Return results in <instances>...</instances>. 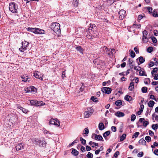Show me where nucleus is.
Segmentation results:
<instances>
[{
    "mask_svg": "<svg viewBox=\"0 0 158 158\" xmlns=\"http://www.w3.org/2000/svg\"><path fill=\"white\" fill-rule=\"evenodd\" d=\"M86 31L88 32L86 37L88 39H91L98 37V28L95 24H90L88 30L87 29Z\"/></svg>",
    "mask_w": 158,
    "mask_h": 158,
    "instance_id": "obj_1",
    "label": "nucleus"
},
{
    "mask_svg": "<svg viewBox=\"0 0 158 158\" xmlns=\"http://www.w3.org/2000/svg\"><path fill=\"white\" fill-rule=\"evenodd\" d=\"M60 27V25L59 23L55 22L52 23L50 26V28L56 34H58L60 33L61 31Z\"/></svg>",
    "mask_w": 158,
    "mask_h": 158,
    "instance_id": "obj_2",
    "label": "nucleus"
},
{
    "mask_svg": "<svg viewBox=\"0 0 158 158\" xmlns=\"http://www.w3.org/2000/svg\"><path fill=\"white\" fill-rule=\"evenodd\" d=\"M18 6L17 4L14 2H11L9 4L10 10L13 13H17Z\"/></svg>",
    "mask_w": 158,
    "mask_h": 158,
    "instance_id": "obj_3",
    "label": "nucleus"
},
{
    "mask_svg": "<svg viewBox=\"0 0 158 158\" xmlns=\"http://www.w3.org/2000/svg\"><path fill=\"white\" fill-rule=\"evenodd\" d=\"M31 31L35 34H43L44 33L45 31L42 29L37 28H32Z\"/></svg>",
    "mask_w": 158,
    "mask_h": 158,
    "instance_id": "obj_4",
    "label": "nucleus"
},
{
    "mask_svg": "<svg viewBox=\"0 0 158 158\" xmlns=\"http://www.w3.org/2000/svg\"><path fill=\"white\" fill-rule=\"evenodd\" d=\"M148 34V32L146 30H144L143 31V37L142 38V41L143 43H147L148 41H146L145 40H148L149 38L147 37V35Z\"/></svg>",
    "mask_w": 158,
    "mask_h": 158,
    "instance_id": "obj_5",
    "label": "nucleus"
},
{
    "mask_svg": "<svg viewBox=\"0 0 158 158\" xmlns=\"http://www.w3.org/2000/svg\"><path fill=\"white\" fill-rule=\"evenodd\" d=\"M50 124L54 125H55L59 126L60 125V122L57 119H55L52 118L49 122Z\"/></svg>",
    "mask_w": 158,
    "mask_h": 158,
    "instance_id": "obj_6",
    "label": "nucleus"
},
{
    "mask_svg": "<svg viewBox=\"0 0 158 158\" xmlns=\"http://www.w3.org/2000/svg\"><path fill=\"white\" fill-rule=\"evenodd\" d=\"M126 11L123 10H121L118 12L119 19L120 20L123 19L125 17Z\"/></svg>",
    "mask_w": 158,
    "mask_h": 158,
    "instance_id": "obj_7",
    "label": "nucleus"
},
{
    "mask_svg": "<svg viewBox=\"0 0 158 158\" xmlns=\"http://www.w3.org/2000/svg\"><path fill=\"white\" fill-rule=\"evenodd\" d=\"M102 91L103 93L109 94L111 93L112 89L109 87H103L102 88Z\"/></svg>",
    "mask_w": 158,
    "mask_h": 158,
    "instance_id": "obj_8",
    "label": "nucleus"
},
{
    "mask_svg": "<svg viewBox=\"0 0 158 158\" xmlns=\"http://www.w3.org/2000/svg\"><path fill=\"white\" fill-rule=\"evenodd\" d=\"M36 141V143L38 144L40 146L42 147H45L46 145V142L44 140H43L42 141L37 139Z\"/></svg>",
    "mask_w": 158,
    "mask_h": 158,
    "instance_id": "obj_9",
    "label": "nucleus"
},
{
    "mask_svg": "<svg viewBox=\"0 0 158 158\" xmlns=\"http://www.w3.org/2000/svg\"><path fill=\"white\" fill-rule=\"evenodd\" d=\"M93 135H94V139L95 140L103 141V138L100 135L94 134Z\"/></svg>",
    "mask_w": 158,
    "mask_h": 158,
    "instance_id": "obj_10",
    "label": "nucleus"
},
{
    "mask_svg": "<svg viewBox=\"0 0 158 158\" xmlns=\"http://www.w3.org/2000/svg\"><path fill=\"white\" fill-rule=\"evenodd\" d=\"M24 144L22 143L18 144L15 146L17 151H19L24 148Z\"/></svg>",
    "mask_w": 158,
    "mask_h": 158,
    "instance_id": "obj_11",
    "label": "nucleus"
},
{
    "mask_svg": "<svg viewBox=\"0 0 158 158\" xmlns=\"http://www.w3.org/2000/svg\"><path fill=\"white\" fill-rule=\"evenodd\" d=\"M22 48H23V50H26L27 49V47L28 46L29 44V42L24 41V42H22Z\"/></svg>",
    "mask_w": 158,
    "mask_h": 158,
    "instance_id": "obj_12",
    "label": "nucleus"
},
{
    "mask_svg": "<svg viewBox=\"0 0 158 158\" xmlns=\"http://www.w3.org/2000/svg\"><path fill=\"white\" fill-rule=\"evenodd\" d=\"M72 151L71 154L74 156H78L79 154V152L74 148L72 149Z\"/></svg>",
    "mask_w": 158,
    "mask_h": 158,
    "instance_id": "obj_13",
    "label": "nucleus"
},
{
    "mask_svg": "<svg viewBox=\"0 0 158 158\" xmlns=\"http://www.w3.org/2000/svg\"><path fill=\"white\" fill-rule=\"evenodd\" d=\"M115 115L117 117H120L124 116L125 115V114L120 111H117L115 113Z\"/></svg>",
    "mask_w": 158,
    "mask_h": 158,
    "instance_id": "obj_14",
    "label": "nucleus"
},
{
    "mask_svg": "<svg viewBox=\"0 0 158 158\" xmlns=\"http://www.w3.org/2000/svg\"><path fill=\"white\" fill-rule=\"evenodd\" d=\"M76 49L81 54L83 53L84 50L80 46H77L76 47Z\"/></svg>",
    "mask_w": 158,
    "mask_h": 158,
    "instance_id": "obj_15",
    "label": "nucleus"
},
{
    "mask_svg": "<svg viewBox=\"0 0 158 158\" xmlns=\"http://www.w3.org/2000/svg\"><path fill=\"white\" fill-rule=\"evenodd\" d=\"M21 78L22 79V81L24 82H27L29 81V80H28L29 78H27V76L26 75L22 76Z\"/></svg>",
    "mask_w": 158,
    "mask_h": 158,
    "instance_id": "obj_16",
    "label": "nucleus"
},
{
    "mask_svg": "<svg viewBox=\"0 0 158 158\" xmlns=\"http://www.w3.org/2000/svg\"><path fill=\"white\" fill-rule=\"evenodd\" d=\"M138 59L140 63V64H141L144 63L145 61V59L143 56H140L138 59H136V61L138 60Z\"/></svg>",
    "mask_w": 158,
    "mask_h": 158,
    "instance_id": "obj_17",
    "label": "nucleus"
},
{
    "mask_svg": "<svg viewBox=\"0 0 158 158\" xmlns=\"http://www.w3.org/2000/svg\"><path fill=\"white\" fill-rule=\"evenodd\" d=\"M140 108L139 111L137 112V113L138 115H140L143 112L144 106L143 104L141 105L140 106Z\"/></svg>",
    "mask_w": 158,
    "mask_h": 158,
    "instance_id": "obj_18",
    "label": "nucleus"
},
{
    "mask_svg": "<svg viewBox=\"0 0 158 158\" xmlns=\"http://www.w3.org/2000/svg\"><path fill=\"white\" fill-rule=\"evenodd\" d=\"M107 50H108V48L105 46L101 48L100 52L101 53L104 54L106 52Z\"/></svg>",
    "mask_w": 158,
    "mask_h": 158,
    "instance_id": "obj_19",
    "label": "nucleus"
},
{
    "mask_svg": "<svg viewBox=\"0 0 158 158\" xmlns=\"http://www.w3.org/2000/svg\"><path fill=\"white\" fill-rule=\"evenodd\" d=\"M98 128L100 130H102L105 128L104 124L103 123H100L98 125Z\"/></svg>",
    "mask_w": 158,
    "mask_h": 158,
    "instance_id": "obj_20",
    "label": "nucleus"
},
{
    "mask_svg": "<svg viewBox=\"0 0 158 158\" xmlns=\"http://www.w3.org/2000/svg\"><path fill=\"white\" fill-rule=\"evenodd\" d=\"M123 101L121 100H118L116 101L115 102V104L117 106H119L122 105Z\"/></svg>",
    "mask_w": 158,
    "mask_h": 158,
    "instance_id": "obj_21",
    "label": "nucleus"
},
{
    "mask_svg": "<svg viewBox=\"0 0 158 158\" xmlns=\"http://www.w3.org/2000/svg\"><path fill=\"white\" fill-rule=\"evenodd\" d=\"M92 114L90 113L89 112V111H85L84 113L85 117L86 118L89 117Z\"/></svg>",
    "mask_w": 158,
    "mask_h": 158,
    "instance_id": "obj_22",
    "label": "nucleus"
},
{
    "mask_svg": "<svg viewBox=\"0 0 158 158\" xmlns=\"http://www.w3.org/2000/svg\"><path fill=\"white\" fill-rule=\"evenodd\" d=\"M124 99L128 102H129L131 100L132 97L131 96L129 95H127L124 97Z\"/></svg>",
    "mask_w": 158,
    "mask_h": 158,
    "instance_id": "obj_23",
    "label": "nucleus"
},
{
    "mask_svg": "<svg viewBox=\"0 0 158 158\" xmlns=\"http://www.w3.org/2000/svg\"><path fill=\"white\" fill-rule=\"evenodd\" d=\"M139 143L141 144L144 145H145L146 144V141L143 138L140 139L139 141Z\"/></svg>",
    "mask_w": 158,
    "mask_h": 158,
    "instance_id": "obj_24",
    "label": "nucleus"
},
{
    "mask_svg": "<svg viewBox=\"0 0 158 158\" xmlns=\"http://www.w3.org/2000/svg\"><path fill=\"white\" fill-rule=\"evenodd\" d=\"M157 10L156 9H154L153 10V12H152V15L154 17H158V14H157Z\"/></svg>",
    "mask_w": 158,
    "mask_h": 158,
    "instance_id": "obj_25",
    "label": "nucleus"
},
{
    "mask_svg": "<svg viewBox=\"0 0 158 158\" xmlns=\"http://www.w3.org/2000/svg\"><path fill=\"white\" fill-rule=\"evenodd\" d=\"M36 106H44L45 104L42 101L38 102L37 101V102L36 103Z\"/></svg>",
    "mask_w": 158,
    "mask_h": 158,
    "instance_id": "obj_26",
    "label": "nucleus"
},
{
    "mask_svg": "<svg viewBox=\"0 0 158 158\" xmlns=\"http://www.w3.org/2000/svg\"><path fill=\"white\" fill-rule=\"evenodd\" d=\"M37 100H31L30 101V104L32 106H36V104H37Z\"/></svg>",
    "mask_w": 158,
    "mask_h": 158,
    "instance_id": "obj_27",
    "label": "nucleus"
},
{
    "mask_svg": "<svg viewBox=\"0 0 158 158\" xmlns=\"http://www.w3.org/2000/svg\"><path fill=\"white\" fill-rule=\"evenodd\" d=\"M34 76L36 78L43 80V78L41 76H40L37 73H34Z\"/></svg>",
    "mask_w": 158,
    "mask_h": 158,
    "instance_id": "obj_28",
    "label": "nucleus"
},
{
    "mask_svg": "<svg viewBox=\"0 0 158 158\" xmlns=\"http://www.w3.org/2000/svg\"><path fill=\"white\" fill-rule=\"evenodd\" d=\"M155 103V102L154 101L151 100L149 102L148 104V106L149 107H152L154 106Z\"/></svg>",
    "mask_w": 158,
    "mask_h": 158,
    "instance_id": "obj_29",
    "label": "nucleus"
},
{
    "mask_svg": "<svg viewBox=\"0 0 158 158\" xmlns=\"http://www.w3.org/2000/svg\"><path fill=\"white\" fill-rule=\"evenodd\" d=\"M114 49H108L106 50V53L108 54L109 55H111L113 53L112 51H114Z\"/></svg>",
    "mask_w": 158,
    "mask_h": 158,
    "instance_id": "obj_30",
    "label": "nucleus"
},
{
    "mask_svg": "<svg viewBox=\"0 0 158 158\" xmlns=\"http://www.w3.org/2000/svg\"><path fill=\"white\" fill-rule=\"evenodd\" d=\"M29 89H30L31 92H35L37 90L36 88L34 86H31L29 87Z\"/></svg>",
    "mask_w": 158,
    "mask_h": 158,
    "instance_id": "obj_31",
    "label": "nucleus"
},
{
    "mask_svg": "<svg viewBox=\"0 0 158 158\" xmlns=\"http://www.w3.org/2000/svg\"><path fill=\"white\" fill-rule=\"evenodd\" d=\"M126 134H123L120 137V141H122L126 139Z\"/></svg>",
    "mask_w": 158,
    "mask_h": 158,
    "instance_id": "obj_32",
    "label": "nucleus"
},
{
    "mask_svg": "<svg viewBox=\"0 0 158 158\" xmlns=\"http://www.w3.org/2000/svg\"><path fill=\"white\" fill-rule=\"evenodd\" d=\"M158 71V68L157 67H156L155 68H154L153 70L151 72L152 74V76H153L155 74L154 73H156L157 71Z\"/></svg>",
    "mask_w": 158,
    "mask_h": 158,
    "instance_id": "obj_33",
    "label": "nucleus"
},
{
    "mask_svg": "<svg viewBox=\"0 0 158 158\" xmlns=\"http://www.w3.org/2000/svg\"><path fill=\"white\" fill-rule=\"evenodd\" d=\"M80 140L81 142V143L84 145H85L86 144V141L85 139H83L82 137H81L80 138Z\"/></svg>",
    "mask_w": 158,
    "mask_h": 158,
    "instance_id": "obj_34",
    "label": "nucleus"
},
{
    "mask_svg": "<svg viewBox=\"0 0 158 158\" xmlns=\"http://www.w3.org/2000/svg\"><path fill=\"white\" fill-rule=\"evenodd\" d=\"M139 75L140 76H147V75L146 74L145 72L144 71L140 70L139 72Z\"/></svg>",
    "mask_w": 158,
    "mask_h": 158,
    "instance_id": "obj_35",
    "label": "nucleus"
},
{
    "mask_svg": "<svg viewBox=\"0 0 158 158\" xmlns=\"http://www.w3.org/2000/svg\"><path fill=\"white\" fill-rule=\"evenodd\" d=\"M148 88L146 87H143L141 89L142 92L143 93H146L147 91Z\"/></svg>",
    "mask_w": 158,
    "mask_h": 158,
    "instance_id": "obj_36",
    "label": "nucleus"
},
{
    "mask_svg": "<svg viewBox=\"0 0 158 158\" xmlns=\"http://www.w3.org/2000/svg\"><path fill=\"white\" fill-rule=\"evenodd\" d=\"M152 127L153 129L156 130L158 128V124H153L152 125Z\"/></svg>",
    "mask_w": 158,
    "mask_h": 158,
    "instance_id": "obj_37",
    "label": "nucleus"
},
{
    "mask_svg": "<svg viewBox=\"0 0 158 158\" xmlns=\"http://www.w3.org/2000/svg\"><path fill=\"white\" fill-rule=\"evenodd\" d=\"M144 14H143V15H138V19L137 20L138 22H139V21L143 19V18L144 17Z\"/></svg>",
    "mask_w": 158,
    "mask_h": 158,
    "instance_id": "obj_38",
    "label": "nucleus"
},
{
    "mask_svg": "<svg viewBox=\"0 0 158 158\" xmlns=\"http://www.w3.org/2000/svg\"><path fill=\"white\" fill-rule=\"evenodd\" d=\"M86 157L88 158H92L93 157V155L92 153L89 152L86 155Z\"/></svg>",
    "mask_w": 158,
    "mask_h": 158,
    "instance_id": "obj_39",
    "label": "nucleus"
},
{
    "mask_svg": "<svg viewBox=\"0 0 158 158\" xmlns=\"http://www.w3.org/2000/svg\"><path fill=\"white\" fill-rule=\"evenodd\" d=\"M153 48L152 47H149L147 49V52L148 53H151L153 51Z\"/></svg>",
    "mask_w": 158,
    "mask_h": 158,
    "instance_id": "obj_40",
    "label": "nucleus"
},
{
    "mask_svg": "<svg viewBox=\"0 0 158 158\" xmlns=\"http://www.w3.org/2000/svg\"><path fill=\"white\" fill-rule=\"evenodd\" d=\"M136 117L135 114H132L131 117V121H134L135 118H136Z\"/></svg>",
    "mask_w": 158,
    "mask_h": 158,
    "instance_id": "obj_41",
    "label": "nucleus"
},
{
    "mask_svg": "<svg viewBox=\"0 0 158 158\" xmlns=\"http://www.w3.org/2000/svg\"><path fill=\"white\" fill-rule=\"evenodd\" d=\"M87 111H89V112L91 114H92L94 112V110L93 108L91 107H89L87 108Z\"/></svg>",
    "mask_w": 158,
    "mask_h": 158,
    "instance_id": "obj_42",
    "label": "nucleus"
},
{
    "mask_svg": "<svg viewBox=\"0 0 158 158\" xmlns=\"http://www.w3.org/2000/svg\"><path fill=\"white\" fill-rule=\"evenodd\" d=\"M147 9L148 10V12L149 14H151L152 13V7L148 6L147 7Z\"/></svg>",
    "mask_w": 158,
    "mask_h": 158,
    "instance_id": "obj_43",
    "label": "nucleus"
},
{
    "mask_svg": "<svg viewBox=\"0 0 158 158\" xmlns=\"http://www.w3.org/2000/svg\"><path fill=\"white\" fill-rule=\"evenodd\" d=\"M156 65V64H154V63L152 61H150V62L148 64V67L150 68L154 66V65Z\"/></svg>",
    "mask_w": 158,
    "mask_h": 158,
    "instance_id": "obj_44",
    "label": "nucleus"
},
{
    "mask_svg": "<svg viewBox=\"0 0 158 158\" xmlns=\"http://www.w3.org/2000/svg\"><path fill=\"white\" fill-rule=\"evenodd\" d=\"M150 38H151V39L152 40V41L155 44L157 43V41L155 37H150Z\"/></svg>",
    "mask_w": 158,
    "mask_h": 158,
    "instance_id": "obj_45",
    "label": "nucleus"
},
{
    "mask_svg": "<svg viewBox=\"0 0 158 158\" xmlns=\"http://www.w3.org/2000/svg\"><path fill=\"white\" fill-rule=\"evenodd\" d=\"M130 56L132 58L135 57V52L133 50H131V51Z\"/></svg>",
    "mask_w": 158,
    "mask_h": 158,
    "instance_id": "obj_46",
    "label": "nucleus"
},
{
    "mask_svg": "<svg viewBox=\"0 0 158 158\" xmlns=\"http://www.w3.org/2000/svg\"><path fill=\"white\" fill-rule=\"evenodd\" d=\"M139 134V133L138 132H135L134 135H133L132 136V138H136Z\"/></svg>",
    "mask_w": 158,
    "mask_h": 158,
    "instance_id": "obj_47",
    "label": "nucleus"
},
{
    "mask_svg": "<svg viewBox=\"0 0 158 158\" xmlns=\"http://www.w3.org/2000/svg\"><path fill=\"white\" fill-rule=\"evenodd\" d=\"M91 99L94 102H97L98 100L97 98H95L94 96H92L91 97Z\"/></svg>",
    "mask_w": 158,
    "mask_h": 158,
    "instance_id": "obj_48",
    "label": "nucleus"
},
{
    "mask_svg": "<svg viewBox=\"0 0 158 158\" xmlns=\"http://www.w3.org/2000/svg\"><path fill=\"white\" fill-rule=\"evenodd\" d=\"M133 25L135 28H140L141 27V25L140 24L135 23Z\"/></svg>",
    "mask_w": 158,
    "mask_h": 158,
    "instance_id": "obj_49",
    "label": "nucleus"
},
{
    "mask_svg": "<svg viewBox=\"0 0 158 158\" xmlns=\"http://www.w3.org/2000/svg\"><path fill=\"white\" fill-rule=\"evenodd\" d=\"M145 81H144V83L146 84H148V81L149 82V83H150V79H149V78H145Z\"/></svg>",
    "mask_w": 158,
    "mask_h": 158,
    "instance_id": "obj_50",
    "label": "nucleus"
},
{
    "mask_svg": "<svg viewBox=\"0 0 158 158\" xmlns=\"http://www.w3.org/2000/svg\"><path fill=\"white\" fill-rule=\"evenodd\" d=\"M145 139L148 143L151 141V138L149 136H147L145 137Z\"/></svg>",
    "mask_w": 158,
    "mask_h": 158,
    "instance_id": "obj_51",
    "label": "nucleus"
},
{
    "mask_svg": "<svg viewBox=\"0 0 158 158\" xmlns=\"http://www.w3.org/2000/svg\"><path fill=\"white\" fill-rule=\"evenodd\" d=\"M149 124V123L148 121H144L143 123V126L145 127H146Z\"/></svg>",
    "mask_w": 158,
    "mask_h": 158,
    "instance_id": "obj_52",
    "label": "nucleus"
},
{
    "mask_svg": "<svg viewBox=\"0 0 158 158\" xmlns=\"http://www.w3.org/2000/svg\"><path fill=\"white\" fill-rule=\"evenodd\" d=\"M83 131V134L85 135H87L89 133V130L88 129V128H85L84 129Z\"/></svg>",
    "mask_w": 158,
    "mask_h": 158,
    "instance_id": "obj_53",
    "label": "nucleus"
},
{
    "mask_svg": "<svg viewBox=\"0 0 158 158\" xmlns=\"http://www.w3.org/2000/svg\"><path fill=\"white\" fill-rule=\"evenodd\" d=\"M134 69L136 70L139 71L141 69V68L139 66H135L134 67Z\"/></svg>",
    "mask_w": 158,
    "mask_h": 158,
    "instance_id": "obj_54",
    "label": "nucleus"
},
{
    "mask_svg": "<svg viewBox=\"0 0 158 158\" xmlns=\"http://www.w3.org/2000/svg\"><path fill=\"white\" fill-rule=\"evenodd\" d=\"M120 153L119 151H116L114 154V156L116 158L118 155H119Z\"/></svg>",
    "mask_w": 158,
    "mask_h": 158,
    "instance_id": "obj_55",
    "label": "nucleus"
},
{
    "mask_svg": "<svg viewBox=\"0 0 158 158\" xmlns=\"http://www.w3.org/2000/svg\"><path fill=\"white\" fill-rule=\"evenodd\" d=\"M73 2L74 5L75 6H77L78 4V2L77 0H73Z\"/></svg>",
    "mask_w": 158,
    "mask_h": 158,
    "instance_id": "obj_56",
    "label": "nucleus"
},
{
    "mask_svg": "<svg viewBox=\"0 0 158 158\" xmlns=\"http://www.w3.org/2000/svg\"><path fill=\"white\" fill-rule=\"evenodd\" d=\"M143 152H141L137 154V156L138 157H141L143 156Z\"/></svg>",
    "mask_w": 158,
    "mask_h": 158,
    "instance_id": "obj_57",
    "label": "nucleus"
},
{
    "mask_svg": "<svg viewBox=\"0 0 158 158\" xmlns=\"http://www.w3.org/2000/svg\"><path fill=\"white\" fill-rule=\"evenodd\" d=\"M110 133V131H106L103 134H105V135L106 136H108L109 135Z\"/></svg>",
    "mask_w": 158,
    "mask_h": 158,
    "instance_id": "obj_58",
    "label": "nucleus"
},
{
    "mask_svg": "<svg viewBox=\"0 0 158 158\" xmlns=\"http://www.w3.org/2000/svg\"><path fill=\"white\" fill-rule=\"evenodd\" d=\"M111 130L113 132H115L116 131V128L115 127L113 126L111 127Z\"/></svg>",
    "mask_w": 158,
    "mask_h": 158,
    "instance_id": "obj_59",
    "label": "nucleus"
},
{
    "mask_svg": "<svg viewBox=\"0 0 158 158\" xmlns=\"http://www.w3.org/2000/svg\"><path fill=\"white\" fill-rule=\"evenodd\" d=\"M81 150L82 152H85L86 150L85 147L83 146H81Z\"/></svg>",
    "mask_w": 158,
    "mask_h": 158,
    "instance_id": "obj_60",
    "label": "nucleus"
},
{
    "mask_svg": "<svg viewBox=\"0 0 158 158\" xmlns=\"http://www.w3.org/2000/svg\"><path fill=\"white\" fill-rule=\"evenodd\" d=\"M84 86L82 85L81 88H80V92H83L84 90Z\"/></svg>",
    "mask_w": 158,
    "mask_h": 158,
    "instance_id": "obj_61",
    "label": "nucleus"
},
{
    "mask_svg": "<svg viewBox=\"0 0 158 158\" xmlns=\"http://www.w3.org/2000/svg\"><path fill=\"white\" fill-rule=\"evenodd\" d=\"M134 49L136 54L139 53V50L138 49V48H137L136 47H135L134 48Z\"/></svg>",
    "mask_w": 158,
    "mask_h": 158,
    "instance_id": "obj_62",
    "label": "nucleus"
},
{
    "mask_svg": "<svg viewBox=\"0 0 158 158\" xmlns=\"http://www.w3.org/2000/svg\"><path fill=\"white\" fill-rule=\"evenodd\" d=\"M86 150L87 151H89L91 150V147L88 145L86 146Z\"/></svg>",
    "mask_w": 158,
    "mask_h": 158,
    "instance_id": "obj_63",
    "label": "nucleus"
},
{
    "mask_svg": "<svg viewBox=\"0 0 158 158\" xmlns=\"http://www.w3.org/2000/svg\"><path fill=\"white\" fill-rule=\"evenodd\" d=\"M155 76L154 77V79L155 80H158V73L155 74Z\"/></svg>",
    "mask_w": 158,
    "mask_h": 158,
    "instance_id": "obj_64",
    "label": "nucleus"
}]
</instances>
